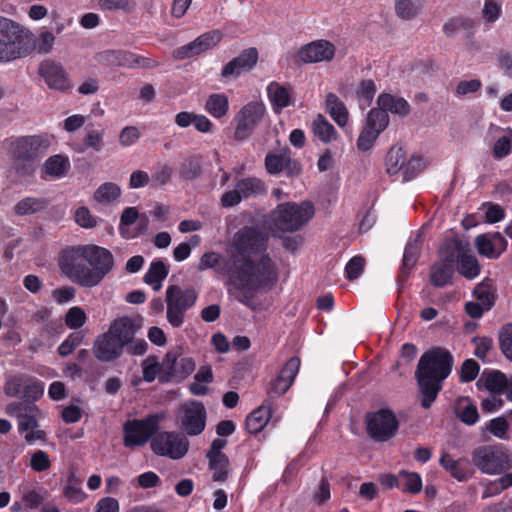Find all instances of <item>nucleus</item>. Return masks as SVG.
Returning <instances> with one entry per match:
<instances>
[{
  "label": "nucleus",
  "instance_id": "f257e3e1",
  "mask_svg": "<svg viewBox=\"0 0 512 512\" xmlns=\"http://www.w3.org/2000/svg\"><path fill=\"white\" fill-rule=\"evenodd\" d=\"M269 234L258 227L245 226L238 230L226 249L232 256L250 296L270 289L278 280L276 263L267 253Z\"/></svg>",
  "mask_w": 512,
  "mask_h": 512
},
{
  "label": "nucleus",
  "instance_id": "f03ea898",
  "mask_svg": "<svg viewBox=\"0 0 512 512\" xmlns=\"http://www.w3.org/2000/svg\"><path fill=\"white\" fill-rule=\"evenodd\" d=\"M54 43L52 32L41 31L35 39L31 32L18 23L0 16V63L26 57L34 50L39 54H49Z\"/></svg>",
  "mask_w": 512,
  "mask_h": 512
},
{
  "label": "nucleus",
  "instance_id": "7ed1b4c3",
  "mask_svg": "<svg viewBox=\"0 0 512 512\" xmlns=\"http://www.w3.org/2000/svg\"><path fill=\"white\" fill-rule=\"evenodd\" d=\"M453 357L444 348H433L419 359L415 377L421 394V406L431 407L442 389L443 381L452 370Z\"/></svg>",
  "mask_w": 512,
  "mask_h": 512
},
{
  "label": "nucleus",
  "instance_id": "20e7f679",
  "mask_svg": "<svg viewBox=\"0 0 512 512\" xmlns=\"http://www.w3.org/2000/svg\"><path fill=\"white\" fill-rule=\"evenodd\" d=\"M49 146L48 137L43 135L22 136L11 140L9 154L16 171L22 175L31 174Z\"/></svg>",
  "mask_w": 512,
  "mask_h": 512
},
{
  "label": "nucleus",
  "instance_id": "39448f33",
  "mask_svg": "<svg viewBox=\"0 0 512 512\" xmlns=\"http://www.w3.org/2000/svg\"><path fill=\"white\" fill-rule=\"evenodd\" d=\"M313 215L314 207L309 202L282 203L271 212L269 228L273 232H294L306 224Z\"/></svg>",
  "mask_w": 512,
  "mask_h": 512
},
{
  "label": "nucleus",
  "instance_id": "423d86ee",
  "mask_svg": "<svg viewBox=\"0 0 512 512\" xmlns=\"http://www.w3.org/2000/svg\"><path fill=\"white\" fill-rule=\"evenodd\" d=\"M472 462L485 474H500L512 468V454L502 444L486 445L474 450Z\"/></svg>",
  "mask_w": 512,
  "mask_h": 512
},
{
  "label": "nucleus",
  "instance_id": "0eeeda50",
  "mask_svg": "<svg viewBox=\"0 0 512 512\" xmlns=\"http://www.w3.org/2000/svg\"><path fill=\"white\" fill-rule=\"evenodd\" d=\"M164 418V413H156L143 419L126 421L123 425L124 446L129 449L144 446L149 440H152Z\"/></svg>",
  "mask_w": 512,
  "mask_h": 512
},
{
  "label": "nucleus",
  "instance_id": "6e6552de",
  "mask_svg": "<svg viewBox=\"0 0 512 512\" xmlns=\"http://www.w3.org/2000/svg\"><path fill=\"white\" fill-rule=\"evenodd\" d=\"M197 293L192 288H181L170 285L166 289V318L175 328L181 327L185 320V313L195 304Z\"/></svg>",
  "mask_w": 512,
  "mask_h": 512
},
{
  "label": "nucleus",
  "instance_id": "1a4fd4ad",
  "mask_svg": "<svg viewBox=\"0 0 512 512\" xmlns=\"http://www.w3.org/2000/svg\"><path fill=\"white\" fill-rule=\"evenodd\" d=\"M445 242L450 261L453 265L457 264L459 274L470 280L476 278L480 274L481 266L472 252L470 243L458 237L446 239Z\"/></svg>",
  "mask_w": 512,
  "mask_h": 512
},
{
  "label": "nucleus",
  "instance_id": "9d476101",
  "mask_svg": "<svg viewBox=\"0 0 512 512\" xmlns=\"http://www.w3.org/2000/svg\"><path fill=\"white\" fill-rule=\"evenodd\" d=\"M85 261L89 264L86 271L87 288L99 285L114 266L112 253L104 247L93 244L85 245Z\"/></svg>",
  "mask_w": 512,
  "mask_h": 512
},
{
  "label": "nucleus",
  "instance_id": "9b49d317",
  "mask_svg": "<svg viewBox=\"0 0 512 512\" xmlns=\"http://www.w3.org/2000/svg\"><path fill=\"white\" fill-rule=\"evenodd\" d=\"M366 431L375 442H387L394 438L399 430V420L390 409H379L365 416Z\"/></svg>",
  "mask_w": 512,
  "mask_h": 512
},
{
  "label": "nucleus",
  "instance_id": "f8f14e48",
  "mask_svg": "<svg viewBox=\"0 0 512 512\" xmlns=\"http://www.w3.org/2000/svg\"><path fill=\"white\" fill-rule=\"evenodd\" d=\"M199 269H213L217 274L227 277L228 283L233 285L234 288L247 293V288L235 264V260L232 256H228L227 253L225 257L214 251L204 253L199 261Z\"/></svg>",
  "mask_w": 512,
  "mask_h": 512
},
{
  "label": "nucleus",
  "instance_id": "ddd939ff",
  "mask_svg": "<svg viewBox=\"0 0 512 512\" xmlns=\"http://www.w3.org/2000/svg\"><path fill=\"white\" fill-rule=\"evenodd\" d=\"M85 261V245L71 246L64 249L58 259L61 272L73 283L87 288L88 266Z\"/></svg>",
  "mask_w": 512,
  "mask_h": 512
},
{
  "label": "nucleus",
  "instance_id": "4468645a",
  "mask_svg": "<svg viewBox=\"0 0 512 512\" xmlns=\"http://www.w3.org/2000/svg\"><path fill=\"white\" fill-rule=\"evenodd\" d=\"M265 113L266 107L260 101H251L245 104L234 117V138L243 141L250 137L262 122Z\"/></svg>",
  "mask_w": 512,
  "mask_h": 512
},
{
  "label": "nucleus",
  "instance_id": "2eb2a0df",
  "mask_svg": "<svg viewBox=\"0 0 512 512\" xmlns=\"http://www.w3.org/2000/svg\"><path fill=\"white\" fill-rule=\"evenodd\" d=\"M150 446L156 455L178 460L186 455L189 442L180 433L163 431L156 432L150 442Z\"/></svg>",
  "mask_w": 512,
  "mask_h": 512
},
{
  "label": "nucleus",
  "instance_id": "dca6fc26",
  "mask_svg": "<svg viewBox=\"0 0 512 512\" xmlns=\"http://www.w3.org/2000/svg\"><path fill=\"white\" fill-rule=\"evenodd\" d=\"M179 423L190 436L199 435L206 426V410L198 401H189L180 408Z\"/></svg>",
  "mask_w": 512,
  "mask_h": 512
},
{
  "label": "nucleus",
  "instance_id": "f3484780",
  "mask_svg": "<svg viewBox=\"0 0 512 512\" xmlns=\"http://www.w3.org/2000/svg\"><path fill=\"white\" fill-rule=\"evenodd\" d=\"M300 368V359L298 357H291L281 369L279 375L272 379L266 389L267 398L271 399L274 405V399L285 394L292 386L295 377Z\"/></svg>",
  "mask_w": 512,
  "mask_h": 512
},
{
  "label": "nucleus",
  "instance_id": "a211bd4d",
  "mask_svg": "<svg viewBox=\"0 0 512 512\" xmlns=\"http://www.w3.org/2000/svg\"><path fill=\"white\" fill-rule=\"evenodd\" d=\"M336 48L328 40H315L302 46L297 52V58L303 63L330 62L335 56Z\"/></svg>",
  "mask_w": 512,
  "mask_h": 512
},
{
  "label": "nucleus",
  "instance_id": "6ab92c4d",
  "mask_svg": "<svg viewBox=\"0 0 512 512\" xmlns=\"http://www.w3.org/2000/svg\"><path fill=\"white\" fill-rule=\"evenodd\" d=\"M5 411L9 416H14L18 419V430L20 433L38 428V419L41 416V412L37 406L23 402H13L7 405Z\"/></svg>",
  "mask_w": 512,
  "mask_h": 512
},
{
  "label": "nucleus",
  "instance_id": "aec40b11",
  "mask_svg": "<svg viewBox=\"0 0 512 512\" xmlns=\"http://www.w3.org/2000/svg\"><path fill=\"white\" fill-rule=\"evenodd\" d=\"M221 39L219 31H210L200 35L194 41L181 46L173 51V57L177 60H184L199 55L218 44Z\"/></svg>",
  "mask_w": 512,
  "mask_h": 512
},
{
  "label": "nucleus",
  "instance_id": "412c9836",
  "mask_svg": "<svg viewBox=\"0 0 512 512\" xmlns=\"http://www.w3.org/2000/svg\"><path fill=\"white\" fill-rule=\"evenodd\" d=\"M124 346L112 335L111 330L97 336L93 344V354L101 362H112L120 358Z\"/></svg>",
  "mask_w": 512,
  "mask_h": 512
},
{
  "label": "nucleus",
  "instance_id": "4be33fe9",
  "mask_svg": "<svg viewBox=\"0 0 512 512\" xmlns=\"http://www.w3.org/2000/svg\"><path fill=\"white\" fill-rule=\"evenodd\" d=\"M39 74L52 89L66 91L71 88L65 69L60 63L52 59H46L41 62Z\"/></svg>",
  "mask_w": 512,
  "mask_h": 512
},
{
  "label": "nucleus",
  "instance_id": "5701e85b",
  "mask_svg": "<svg viewBox=\"0 0 512 512\" xmlns=\"http://www.w3.org/2000/svg\"><path fill=\"white\" fill-rule=\"evenodd\" d=\"M475 246L480 255L497 259L507 249V240L499 233H485L476 237Z\"/></svg>",
  "mask_w": 512,
  "mask_h": 512
},
{
  "label": "nucleus",
  "instance_id": "b1692460",
  "mask_svg": "<svg viewBox=\"0 0 512 512\" xmlns=\"http://www.w3.org/2000/svg\"><path fill=\"white\" fill-rule=\"evenodd\" d=\"M257 60L258 52L256 48H248L223 67L221 76L223 78L238 77L242 73L251 70L256 65Z\"/></svg>",
  "mask_w": 512,
  "mask_h": 512
},
{
  "label": "nucleus",
  "instance_id": "393cba45",
  "mask_svg": "<svg viewBox=\"0 0 512 512\" xmlns=\"http://www.w3.org/2000/svg\"><path fill=\"white\" fill-rule=\"evenodd\" d=\"M453 273L454 265L444 242L440 250V260L431 267L430 282L435 287H443L451 281Z\"/></svg>",
  "mask_w": 512,
  "mask_h": 512
},
{
  "label": "nucleus",
  "instance_id": "a878e982",
  "mask_svg": "<svg viewBox=\"0 0 512 512\" xmlns=\"http://www.w3.org/2000/svg\"><path fill=\"white\" fill-rule=\"evenodd\" d=\"M163 367L170 376L185 378L195 370L196 364L191 357L171 351L166 354Z\"/></svg>",
  "mask_w": 512,
  "mask_h": 512
},
{
  "label": "nucleus",
  "instance_id": "bb28decb",
  "mask_svg": "<svg viewBox=\"0 0 512 512\" xmlns=\"http://www.w3.org/2000/svg\"><path fill=\"white\" fill-rule=\"evenodd\" d=\"M140 326V319L124 316L115 319L111 323L109 329L111 330L112 335H114V337H116L117 340L126 347L132 342Z\"/></svg>",
  "mask_w": 512,
  "mask_h": 512
},
{
  "label": "nucleus",
  "instance_id": "cd10ccee",
  "mask_svg": "<svg viewBox=\"0 0 512 512\" xmlns=\"http://www.w3.org/2000/svg\"><path fill=\"white\" fill-rule=\"evenodd\" d=\"M267 96L274 112L280 113L292 104V87L272 81L267 86Z\"/></svg>",
  "mask_w": 512,
  "mask_h": 512
},
{
  "label": "nucleus",
  "instance_id": "c85d7f7f",
  "mask_svg": "<svg viewBox=\"0 0 512 512\" xmlns=\"http://www.w3.org/2000/svg\"><path fill=\"white\" fill-rule=\"evenodd\" d=\"M139 213L136 207H127L120 218V233L124 238H135L147 230V218H141L138 222L137 230L131 231L130 226L136 223Z\"/></svg>",
  "mask_w": 512,
  "mask_h": 512
},
{
  "label": "nucleus",
  "instance_id": "c756f323",
  "mask_svg": "<svg viewBox=\"0 0 512 512\" xmlns=\"http://www.w3.org/2000/svg\"><path fill=\"white\" fill-rule=\"evenodd\" d=\"M273 405L271 399H265L262 405L253 410L246 418V428L249 433L260 432L268 423L272 415Z\"/></svg>",
  "mask_w": 512,
  "mask_h": 512
},
{
  "label": "nucleus",
  "instance_id": "7c9ffc66",
  "mask_svg": "<svg viewBox=\"0 0 512 512\" xmlns=\"http://www.w3.org/2000/svg\"><path fill=\"white\" fill-rule=\"evenodd\" d=\"M135 54L123 50H105L96 55V60L99 64L105 66H119L133 68L136 62Z\"/></svg>",
  "mask_w": 512,
  "mask_h": 512
},
{
  "label": "nucleus",
  "instance_id": "2f4dec72",
  "mask_svg": "<svg viewBox=\"0 0 512 512\" xmlns=\"http://www.w3.org/2000/svg\"><path fill=\"white\" fill-rule=\"evenodd\" d=\"M265 166L270 174H279L284 169H288L289 174L300 172L298 164L292 161L286 153H268L265 158Z\"/></svg>",
  "mask_w": 512,
  "mask_h": 512
},
{
  "label": "nucleus",
  "instance_id": "473e14b6",
  "mask_svg": "<svg viewBox=\"0 0 512 512\" xmlns=\"http://www.w3.org/2000/svg\"><path fill=\"white\" fill-rule=\"evenodd\" d=\"M377 105L387 114L390 112L399 116H406L410 113V105L404 98L388 93H382L378 96Z\"/></svg>",
  "mask_w": 512,
  "mask_h": 512
},
{
  "label": "nucleus",
  "instance_id": "72a5a7b5",
  "mask_svg": "<svg viewBox=\"0 0 512 512\" xmlns=\"http://www.w3.org/2000/svg\"><path fill=\"white\" fill-rule=\"evenodd\" d=\"M422 241V236L418 234L412 241L407 243L403 255L402 267L399 274L401 280H405L408 277L409 271L417 262L421 251Z\"/></svg>",
  "mask_w": 512,
  "mask_h": 512
},
{
  "label": "nucleus",
  "instance_id": "f704fd0d",
  "mask_svg": "<svg viewBox=\"0 0 512 512\" xmlns=\"http://www.w3.org/2000/svg\"><path fill=\"white\" fill-rule=\"evenodd\" d=\"M326 110L336 124L344 128L349 120V112L345 104L339 99L334 93H328L326 95Z\"/></svg>",
  "mask_w": 512,
  "mask_h": 512
},
{
  "label": "nucleus",
  "instance_id": "c9c22d12",
  "mask_svg": "<svg viewBox=\"0 0 512 512\" xmlns=\"http://www.w3.org/2000/svg\"><path fill=\"white\" fill-rule=\"evenodd\" d=\"M507 380V376L498 370H484L477 382V385L483 386L493 394L499 395L507 385Z\"/></svg>",
  "mask_w": 512,
  "mask_h": 512
},
{
  "label": "nucleus",
  "instance_id": "e433bc0d",
  "mask_svg": "<svg viewBox=\"0 0 512 512\" xmlns=\"http://www.w3.org/2000/svg\"><path fill=\"white\" fill-rule=\"evenodd\" d=\"M205 111L216 119L225 117L229 111V99L225 93H212L208 96Z\"/></svg>",
  "mask_w": 512,
  "mask_h": 512
},
{
  "label": "nucleus",
  "instance_id": "4c0bfd02",
  "mask_svg": "<svg viewBox=\"0 0 512 512\" xmlns=\"http://www.w3.org/2000/svg\"><path fill=\"white\" fill-rule=\"evenodd\" d=\"M473 296L486 310H490L496 300V287L494 282L489 278H485L475 286Z\"/></svg>",
  "mask_w": 512,
  "mask_h": 512
},
{
  "label": "nucleus",
  "instance_id": "58836bf2",
  "mask_svg": "<svg viewBox=\"0 0 512 512\" xmlns=\"http://www.w3.org/2000/svg\"><path fill=\"white\" fill-rule=\"evenodd\" d=\"M312 131L324 143L335 141L338 137L334 126L322 114H318L313 120Z\"/></svg>",
  "mask_w": 512,
  "mask_h": 512
},
{
  "label": "nucleus",
  "instance_id": "ea45409f",
  "mask_svg": "<svg viewBox=\"0 0 512 512\" xmlns=\"http://www.w3.org/2000/svg\"><path fill=\"white\" fill-rule=\"evenodd\" d=\"M475 29V22L468 17H455L449 19L443 26V31L448 37H453L458 33L470 35Z\"/></svg>",
  "mask_w": 512,
  "mask_h": 512
},
{
  "label": "nucleus",
  "instance_id": "a19ab883",
  "mask_svg": "<svg viewBox=\"0 0 512 512\" xmlns=\"http://www.w3.org/2000/svg\"><path fill=\"white\" fill-rule=\"evenodd\" d=\"M242 198H249L265 193L266 187L262 180L256 177H247L236 183Z\"/></svg>",
  "mask_w": 512,
  "mask_h": 512
},
{
  "label": "nucleus",
  "instance_id": "79ce46f5",
  "mask_svg": "<svg viewBox=\"0 0 512 512\" xmlns=\"http://www.w3.org/2000/svg\"><path fill=\"white\" fill-rule=\"evenodd\" d=\"M168 275V268L162 261L152 262L149 270L144 276V281L152 285L155 291L162 287V281Z\"/></svg>",
  "mask_w": 512,
  "mask_h": 512
},
{
  "label": "nucleus",
  "instance_id": "37998d69",
  "mask_svg": "<svg viewBox=\"0 0 512 512\" xmlns=\"http://www.w3.org/2000/svg\"><path fill=\"white\" fill-rule=\"evenodd\" d=\"M406 163L404 151L400 147H392L386 156V170L389 175L403 173Z\"/></svg>",
  "mask_w": 512,
  "mask_h": 512
},
{
  "label": "nucleus",
  "instance_id": "c03bdc74",
  "mask_svg": "<svg viewBox=\"0 0 512 512\" xmlns=\"http://www.w3.org/2000/svg\"><path fill=\"white\" fill-rule=\"evenodd\" d=\"M47 205V201L42 198L27 197L15 205L14 211L20 216L30 215L44 210Z\"/></svg>",
  "mask_w": 512,
  "mask_h": 512
},
{
  "label": "nucleus",
  "instance_id": "a18cd8bd",
  "mask_svg": "<svg viewBox=\"0 0 512 512\" xmlns=\"http://www.w3.org/2000/svg\"><path fill=\"white\" fill-rule=\"evenodd\" d=\"M121 195L120 187L113 182H106L100 185L94 192L93 198L100 204H109L117 200Z\"/></svg>",
  "mask_w": 512,
  "mask_h": 512
},
{
  "label": "nucleus",
  "instance_id": "49530a36",
  "mask_svg": "<svg viewBox=\"0 0 512 512\" xmlns=\"http://www.w3.org/2000/svg\"><path fill=\"white\" fill-rule=\"evenodd\" d=\"M209 459V468L213 471V480L224 482L228 476L229 460L226 455H206Z\"/></svg>",
  "mask_w": 512,
  "mask_h": 512
},
{
  "label": "nucleus",
  "instance_id": "de8ad7c7",
  "mask_svg": "<svg viewBox=\"0 0 512 512\" xmlns=\"http://www.w3.org/2000/svg\"><path fill=\"white\" fill-rule=\"evenodd\" d=\"M423 0H396L395 12L398 17L404 20L415 18L421 8Z\"/></svg>",
  "mask_w": 512,
  "mask_h": 512
},
{
  "label": "nucleus",
  "instance_id": "09e8293b",
  "mask_svg": "<svg viewBox=\"0 0 512 512\" xmlns=\"http://www.w3.org/2000/svg\"><path fill=\"white\" fill-rule=\"evenodd\" d=\"M376 93V85L373 80H361L356 89V97L362 109L370 106Z\"/></svg>",
  "mask_w": 512,
  "mask_h": 512
},
{
  "label": "nucleus",
  "instance_id": "8fccbe9b",
  "mask_svg": "<svg viewBox=\"0 0 512 512\" xmlns=\"http://www.w3.org/2000/svg\"><path fill=\"white\" fill-rule=\"evenodd\" d=\"M439 463L458 481H464L468 478L467 471L461 466V460H454L447 452L442 453Z\"/></svg>",
  "mask_w": 512,
  "mask_h": 512
},
{
  "label": "nucleus",
  "instance_id": "3c124183",
  "mask_svg": "<svg viewBox=\"0 0 512 512\" xmlns=\"http://www.w3.org/2000/svg\"><path fill=\"white\" fill-rule=\"evenodd\" d=\"M69 161L61 155H55L45 162V172L53 178H59L66 174L69 169Z\"/></svg>",
  "mask_w": 512,
  "mask_h": 512
},
{
  "label": "nucleus",
  "instance_id": "603ef678",
  "mask_svg": "<svg viewBox=\"0 0 512 512\" xmlns=\"http://www.w3.org/2000/svg\"><path fill=\"white\" fill-rule=\"evenodd\" d=\"M402 490L411 494H417L422 490V478L417 472L402 470L399 472Z\"/></svg>",
  "mask_w": 512,
  "mask_h": 512
},
{
  "label": "nucleus",
  "instance_id": "864d4df0",
  "mask_svg": "<svg viewBox=\"0 0 512 512\" xmlns=\"http://www.w3.org/2000/svg\"><path fill=\"white\" fill-rule=\"evenodd\" d=\"M389 124V116L380 107L373 108L369 111L366 126L381 133Z\"/></svg>",
  "mask_w": 512,
  "mask_h": 512
},
{
  "label": "nucleus",
  "instance_id": "5fc2aeb1",
  "mask_svg": "<svg viewBox=\"0 0 512 512\" xmlns=\"http://www.w3.org/2000/svg\"><path fill=\"white\" fill-rule=\"evenodd\" d=\"M457 415L463 423L468 425L475 424L479 418L477 407L469 403L468 399L458 404Z\"/></svg>",
  "mask_w": 512,
  "mask_h": 512
},
{
  "label": "nucleus",
  "instance_id": "6e6d98bb",
  "mask_svg": "<svg viewBox=\"0 0 512 512\" xmlns=\"http://www.w3.org/2000/svg\"><path fill=\"white\" fill-rule=\"evenodd\" d=\"M44 392V384L36 379L26 377L22 396L30 402L38 400Z\"/></svg>",
  "mask_w": 512,
  "mask_h": 512
},
{
  "label": "nucleus",
  "instance_id": "4d7b16f0",
  "mask_svg": "<svg viewBox=\"0 0 512 512\" xmlns=\"http://www.w3.org/2000/svg\"><path fill=\"white\" fill-rule=\"evenodd\" d=\"M512 151V129H509L503 136L499 137L493 146V156L502 159Z\"/></svg>",
  "mask_w": 512,
  "mask_h": 512
},
{
  "label": "nucleus",
  "instance_id": "13d9d810",
  "mask_svg": "<svg viewBox=\"0 0 512 512\" xmlns=\"http://www.w3.org/2000/svg\"><path fill=\"white\" fill-rule=\"evenodd\" d=\"M502 14V0H484L482 15L487 23L496 22Z\"/></svg>",
  "mask_w": 512,
  "mask_h": 512
},
{
  "label": "nucleus",
  "instance_id": "bf43d9fd",
  "mask_svg": "<svg viewBox=\"0 0 512 512\" xmlns=\"http://www.w3.org/2000/svg\"><path fill=\"white\" fill-rule=\"evenodd\" d=\"M425 168L423 158L414 156L408 161L406 160L405 167L402 173V180L404 182L410 181L415 178Z\"/></svg>",
  "mask_w": 512,
  "mask_h": 512
},
{
  "label": "nucleus",
  "instance_id": "052dcab7",
  "mask_svg": "<svg viewBox=\"0 0 512 512\" xmlns=\"http://www.w3.org/2000/svg\"><path fill=\"white\" fill-rule=\"evenodd\" d=\"M87 320L85 311L78 306L71 307L65 315V324L70 329L81 328Z\"/></svg>",
  "mask_w": 512,
  "mask_h": 512
},
{
  "label": "nucleus",
  "instance_id": "680f3d73",
  "mask_svg": "<svg viewBox=\"0 0 512 512\" xmlns=\"http://www.w3.org/2000/svg\"><path fill=\"white\" fill-rule=\"evenodd\" d=\"M379 135L380 133H378L376 130H373L365 125L357 139L356 145L358 150L362 152L370 150Z\"/></svg>",
  "mask_w": 512,
  "mask_h": 512
},
{
  "label": "nucleus",
  "instance_id": "e2e57ef3",
  "mask_svg": "<svg viewBox=\"0 0 512 512\" xmlns=\"http://www.w3.org/2000/svg\"><path fill=\"white\" fill-rule=\"evenodd\" d=\"M201 165L197 158L191 157L181 163L180 176L187 180L195 179L200 175Z\"/></svg>",
  "mask_w": 512,
  "mask_h": 512
},
{
  "label": "nucleus",
  "instance_id": "0e129e2a",
  "mask_svg": "<svg viewBox=\"0 0 512 512\" xmlns=\"http://www.w3.org/2000/svg\"><path fill=\"white\" fill-rule=\"evenodd\" d=\"M103 135V130L100 131L93 128H88L83 139L85 147L90 148L96 152L101 151L104 146Z\"/></svg>",
  "mask_w": 512,
  "mask_h": 512
},
{
  "label": "nucleus",
  "instance_id": "69168bd1",
  "mask_svg": "<svg viewBox=\"0 0 512 512\" xmlns=\"http://www.w3.org/2000/svg\"><path fill=\"white\" fill-rule=\"evenodd\" d=\"M499 344L503 354L512 360V324H505L499 332Z\"/></svg>",
  "mask_w": 512,
  "mask_h": 512
},
{
  "label": "nucleus",
  "instance_id": "338daca9",
  "mask_svg": "<svg viewBox=\"0 0 512 512\" xmlns=\"http://www.w3.org/2000/svg\"><path fill=\"white\" fill-rule=\"evenodd\" d=\"M143 379L146 382H152L160 373L163 367V362L160 364L154 357H148L142 363Z\"/></svg>",
  "mask_w": 512,
  "mask_h": 512
},
{
  "label": "nucleus",
  "instance_id": "774afa93",
  "mask_svg": "<svg viewBox=\"0 0 512 512\" xmlns=\"http://www.w3.org/2000/svg\"><path fill=\"white\" fill-rule=\"evenodd\" d=\"M25 375H16L9 377L4 385V392L10 397H16L23 393L24 384L26 381Z\"/></svg>",
  "mask_w": 512,
  "mask_h": 512
}]
</instances>
